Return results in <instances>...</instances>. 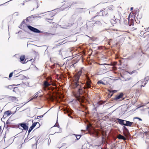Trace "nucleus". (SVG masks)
Wrapping results in <instances>:
<instances>
[{"mask_svg": "<svg viewBox=\"0 0 149 149\" xmlns=\"http://www.w3.org/2000/svg\"><path fill=\"white\" fill-rule=\"evenodd\" d=\"M123 94L122 93H121L120 94L116 96L115 99L116 100H118L122 98L123 96Z\"/></svg>", "mask_w": 149, "mask_h": 149, "instance_id": "9", "label": "nucleus"}, {"mask_svg": "<svg viewBox=\"0 0 149 149\" xmlns=\"http://www.w3.org/2000/svg\"><path fill=\"white\" fill-rule=\"evenodd\" d=\"M133 9V7H131V10H132Z\"/></svg>", "mask_w": 149, "mask_h": 149, "instance_id": "27", "label": "nucleus"}, {"mask_svg": "<svg viewBox=\"0 0 149 149\" xmlns=\"http://www.w3.org/2000/svg\"><path fill=\"white\" fill-rule=\"evenodd\" d=\"M37 123H38V122L36 123H34L33 124L32 126L30 127L29 131H28V133H30L31 130L33 129V128L35 127L36 126V124Z\"/></svg>", "mask_w": 149, "mask_h": 149, "instance_id": "6", "label": "nucleus"}, {"mask_svg": "<svg viewBox=\"0 0 149 149\" xmlns=\"http://www.w3.org/2000/svg\"><path fill=\"white\" fill-rule=\"evenodd\" d=\"M118 121L119 124L121 125H125V120L120 119H118Z\"/></svg>", "mask_w": 149, "mask_h": 149, "instance_id": "8", "label": "nucleus"}, {"mask_svg": "<svg viewBox=\"0 0 149 149\" xmlns=\"http://www.w3.org/2000/svg\"><path fill=\"white\" fill-rule=\"evenodd\" d=\"M11 114V112L10 111H6L4 113L3 117L5 118L6 117L9 116Z\"/></svg>", "mask_w": 149, "mask_h": 149, "instance_id": "5", "label": "nucleus"}, {"mask_svg": "<svg viewBox=\"0 0 149 149\" xmlns=\"http://www.w3.org/2000/svg\"><path fill=\"white\" fill-rule=\"evenodd\" d=\"M44 86L45 87L49 86L50 85V84L48 83L47 81H45L44 83Z\"/></svg>", "mask_w": 149, "mask_h": 149, "instance_id": "10", "label": "nucleus"}, {"mask_svg": "<svg viewBox=\"0 0 149 149\" xmlns=\"http://www.w3.org/2000/svg\"><path fill=\"white\" fill-rule=\"evenodd\" d=\"M91 82V81L88 78L87 79L86 86H84L83 88L84 89L90 88L91 86V85L90 84Z\"/></svg>", "mask_w": 149, "mask_h": 149, "instance_id": "3", "label": "nucleus"}, {"mask_svg": "<svg viewBox=\"0 0 149 149\" xmlns=\"http://www.w3.org/2000/svg\"><path fill=\"white\" fill-rule=\"evenodd\" d=\"M117 91L116 90L112 91V92H113V93L117 92Z\"/></svg>", "mask_w": 149, "mask_h": 149, "instance_id": "23", "label": "nucleus"}, {"mask_svg": "<svg viewBox=\"0 0 149 149\" xmlns=\"http://www.w3.org/2000/svg\"><path fill=\"white\" fill-rule=\"evenodd\" d=\"M91 126V125H88L86 127L87 130H88V128Z\"/></svg>", "mask_w": 149, "mask_h": 149, "instance_id": "20", "label": "nucleus"}, {"mask_svg": "<svg viewBox=\"0 0 149 149\" xmlns=\"http://www.w3.org/2000/svg\"><path fill=\"white\" fill-rule=\"evenodd\" d=\"M105 64H100V65H104Z\"/></svg>", "mask_w": 149, "mask_h": 149, "instance_id": "29", "label": "nucleus"}, {"mask_svg": "<svg viewBox=\"0 0 149 149\" xmlns=\"http://www.w3.org/2000/svg\"><path fill=\"white\" fill-rule=\"evenodd\" d=\"M123 100V99H122V100ZM121 100H121H120V101H121V100Z\"/></svg>", "mask_w": 149, "mask_h": 149, "instance_id": "31", "label": "nucleus"}, {"mask_svg": "<svg viewBox=\"0 0 149 149\" xmlns=\"http://www.w3.org/2000/svg\"><path fill=\"white\" fill-rule=\"evenodd\" d=\"M125 125L128 126H131L132 125L133 123L132 122L127 121V120H125Z\"/></svg>", "mask_w": 149, "mask_h": 149, "instance_id": "7", "label": "nucleus"}, {"mask_svg": "<svg viewBox=\"0 0 149 149\" xmlns=\"http://www.w3.org/2000/svg\"><path fill=\"white\" fill-rule=\"evenodd\" d=\"M43 117V115H42V116H37V118L38 119H39L41 117Z\"/></svg>", "mask_w": 149, "mask_h": 149, "instance_id": "21", "label": "nucleus"}, {"mask_svg": "<svg viewBox=\"0 0 149 149\" xmlns=\"http://www.w3.org/2000/svg\"><path fill=\"white\" fill-rule=\"evenodd\" d=\"M25 58V56L24 55L20 57V60L21 62H23Z\"/></svg>", "mask_w": 149, "mask_h": 149, "instance_id": "12", "label": "nucleus"}, {"mask_svg": "<svg viewBox=\"0 0 149 149\" xmlns=\"http://www.w3.org/2000/svg\"><path fill=\"white\" fill-rule=\"evenodd\" d=\"M113 6H110L108 7V9L110 10H113Z\"/></svg>", "mask_w": 149, "mask_h": 149, "instance_id": "17", "label": "nucleus"}, {"mask_svg": "<svg viewBox=\"0 0 149 149\" xmlns=\"http://www.w3.org/2000/svg\"><path fill=\"white\" fill-rule=\"evenodd\" d=\"M124 127L126 130H127V129L125 127Z\"/></svg>", "mask_w": 149, "mask_h": 149, "instance_id": "28", "label": "nucleus"}, {"mask_svg": "<svg viewBox=\"0 0 149 149\" xmlns=\"http://www.w3.org/2000/svg\"><path fill=\"white\" fill-rule=\"evenodd\" d=\"M75 136L77 139H79L81 136V135H76Z\"/></svg>", "mask_w": 149, "mask_h": 149, "instance_id": "16", "label": "nucleus"}, {"mask_svg": "<svg viewBox=\"0 0 149 149\" xmlns=\"http://www.w3.org/2000/svg\"><path fill=\"white\" fill-rule=\"evenodd\" d=\"M143 81H139L138 83H140L141 82H143Z\"/></svg>", "mask_w": 149, "mask_h": 149, "instance_id": "25", "label": "nucleus"}, {"mask_svg": "<svg viewBox=\"0 0 149 149\" xmlns=\"http://www.w3.org/2000/svg\"><path fill=\"white\" fill-rule=\"evenodd\" d=\"M135 118L137 119H139V120H140V121H141L142 120V119L141 118H138V117H136V118Z\"/></svg>", "mask_w": 149, "mask_h": 149, "instance_id": "22", "label": "nucleus"}, {"mask_svg": "<svg viewBox=\"0 0 149 149\" xmlns=\"http://www.w3.org/2000/svg\"><path fill=\"white\" fill-rule=\"evenodd\" d=\"M81 72L82 71H80L75 75L73 79L74 83L73 84V87L74 88L77 87V86L79 87H80V88L81 87V85L79 84L80 83L78 81ZM82 90V91H83V89L80 88L79 89L78 92L79 93H80L81 91Z\"/></svg>", "mask_w": 149, "mask_h": 149, "instance_id": "1", "label": "nucleus"}, {"mask_svg": "<svg viewBox=\"0 0 149 149\" xmlns=\"http://www.w3.org/2000/svg\"><path fill=\"white\" fill-rule=\"evenodd\" d=\"M15 71H16L15 70H14V72H15Z\"/></svg>", "mask_w": 149, "mask_h": 149, "instance_id": "30", "label": "nucleus"}, {"mask_svg": "<svg viewBox=\"0 0 149 149\" xmlns=\"http://www.w3.org/2000/svg\"><path fill=\"white\" fill-rule=\"evenodd\" d=\"M27 27L31 31L35 33H40L41 31L38 29L30 26H28Z\"/></svg>", "mask_w": 149, "mask_h": 149, "instance_id": "2", "label": "nucleus"}, {"mask_svg": "<svg viewBox=\"0 0 149 149\" xmlns=\"http://www.w3.org/2000/svg\"><path fill=\"white\" fill-rule=\"evenodd\" d=\"M77 99L80 102H83L84 101L83 99L80 97H77Z\"/></svg>", "mask_w": 149, "mask_h": 149, "instance_id": "13", "label": "nucleus"}, {"mask_svg": "<svg viewBox=\"0 0 149 149\" xmlns=\"http://www.w3.org/2000/svg\"><path fill=\"white\" fill-rule=\"evenodd\" d=\"M145 31L146 32H148L149 31V28H146Z\"/></svg>", "mask_w": 149, "mask_h": 149, "instance_id": "19", "label": "nucleus"}, {"mask_svg": "<svg viewBox=\"0 0 149 149\" xmlns=\"http://www.w3.org/2000/svg\"><path fill=\"white\" fill-rule=\"evenodd\" d=\"M38 93H36V94L35 95L34 97H33L29 101H30L32 100H33L34 98H36L38 97Z\"/></svg>", "mask_w": 149, "mask_h": 149, "instance_id": "14", "label": "nucleus"}, {"mask_svg": "<svg viewBox=\"0 0 149 149\" xmlns=\"http://www.w3.org/2000/svg\"><path fill=\"white\" fill-rule=\"evenodd\" d=\"M97 84H104V85L105 84L102 81H98L97 82Z\"/></svg>", "mask_w": 149, "mask_h": 149, "instance_id": "15", "label": "nucleus"}, {"mask_svg": "<svg viewBox=\"0 0 149 149\" xmlns=\"http://www.w3.org/2000/svg\"><path fill=\"white\" fill-rule=\"evenodd\" d=\"M118 138L119 139H123L124 140L126 139L125 137L120 134L118 135Z\"/></svg>", "mask_w": 149, "mask_h": 149, "instance_id": "11", "label": "nucleus"}, {"mask_svg": "<svg viewBox=\"0 0 149 149\" xmlns=\"http://www.w3.org/2000/svg\"><path fill=\"white\" fill-rule=\"evenodd\" d=\"M20 126L22 127L23 129L20 128L21 129H24L25 130H27L28 128V126L25 123H22L20 124Z\"/></svg>", "mask_w": 149, "mask_h": 149, "instance_id": "4", "label": "nucleus"}, {"mask_svg": "<svg viewBox=\"0 0 149 149\" xmlns=\"http://www.w3.org/2000/svg\"><path fill=\"white\" fill-rule=\"evenodd\" d=\"M146 84V83H145V84H144V85H141V87H142V86H143V87L144 86H145V85Z\"/></svg>", "mask_w": 149, "mask_h": 149, "instance_id": "26", "label": "nucleus"}, {"mask_svg": "<svg viewBox=\"0 0 149 149\" xmlns=\"http://www.w3.org/2000/svg\"><path fill=\"white\" fill-rule=\"evenodd\" d=\"M134 71H133L130 73H129L130 74H132V73H134Z\"/></svg>", "mask_w": 149, "mask_h": 149, "instance_id": "24", "label": "nucleus"}, {"mask_svg": "<svg viewBox=\"0 0 149 149\" xmlns=\"http://www.w3.org/2000/svg\"><path fill=\"white\" fill-rule=\"evenodd\" d=\"M13 73V72H11L10 74L9 75V77L10 78L12 76Z\"/></svg>", "mask_w": 149, "mask_h": 149, "instance_id": "18", "label": "nucleus"}]
</instances>
